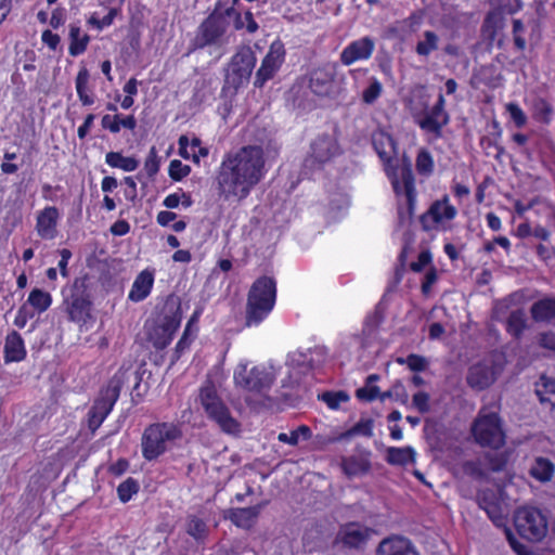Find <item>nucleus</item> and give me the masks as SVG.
I'll use <instances>...</instances> for the list:
<instances>
[{
	"label": "nucleus",
	"instance_id": "nucleus-13",
	"mask_svg": "<svg viewBox=\"0 0 555 555\" xmlns=\"http://www.w3.org/2000/svg\"><path fill=\"white\" fill-rule=\"evenodd\" d=\"M336 67L326 65L312 72L310 89L318 96H334L341 90L343 78L336 77Z\"/></svg>",
	"mask_w": 555,
	"mask_h": 555
},
{
	"label": "nucleus",
	"instance_id": "nucleus-38",
	"mask_svg": "<svg viewBox=\"0 0 555 555\" xmlns=\"http://www.w3.org/2000/svg\"><path fill=\"white\" fill-rule=\"evenodd\" d=\"M374 42L370 38H363L349 46V64L356 60L367 59L373 51Z\"/></svg>",
	"mask_w": 555,
	"mask_h": 555
},
{
	"label": "nucleus",
	"instance_id": "nucleus-19",
	"mask_svg": "<svg viewBox=\"0 0 555 555\" xmlns=\"http://www.w3.org/2000/svg\"><path fill=\"white\" fill-rule=\"evenodd\" d=\"M448 121L449 116L444 111V98L442 94H439L435 106L418 121V125L422 129L439 135L442 127L446 126Z\"/></svg>",
	"mask_w": 555,
	"mask_h": 555
},
{
	"label": "nucleus",
	"instance_id": "nucleus-15",
	"mask_svg": "<svg viewBox=\"0 0 555 555\" xmlns=\"http://www.w3.org/2000/svg\"><path fill=\"white\" fill-rule=\"evenodd\" d=\"M500 369L492 362H479L468 369L466 382L475 390L490 387L498 378Z\"/></svg>",
	"mask_w": 555,
	"mask_h": 555
},
{
	"label": "nucleus",
	"instance_id": "nucleus-7",
	"mask_svg": "<svg viewBox=\"0 0 555 555\" xmlns=\"http://www.w3.org/2000/svg\"><path fill=\"white\" fill-rule=\"evenodd\" d=\"M122 384L124 375L121 373L115 374L94 401L88 413V426L92 431H95L111 413L119 397Z\"/></svg>",
	"mask_w": 555,
	"mask_h": 555
},
{
	"label": "nucleus",
	"instance_id": "nucleus-58",
	"mask_svg": "<svg viewBox=\"0 0 555 555\" xmlns=\"http://www.w3.org/2000/svg\"><path fill=\"white\" fill-rule=\"evenodd\" d=\"M382 92V85L374 79L371 85L363 91L362 100L366 104H372Z\"/></svg>",
	"mask_w": 555,
	"mask_h": 555
},
{
	"label": "nucleus",
	"instance_id": "nucleus-48",
	"mask_svg": "<svg viewBox=\"0 0 555 555\" xmlns=\"http://www.w3.org/2000/svg\"><path fill=\"white\" fill-rule=\"evenodd\" d=\"M36 311L27 304L24 302L17 310L14 318V325L18 328H24L29 320L35 317Z\"/></svg>",
	"mask_w": 555,
	"mask_h": 555
},
{
	"label": "nucleus",
	"instance_id": "nucleus-9",
	"mask_svg": "<svg viewBox=\"0 0 555 555\" xmlns=\"http://www.w3.org/2000/svg\"><path fill=\"white\" fill-rule=\"evenodd\" d=\"M515 527L520 537L531 542L541 541L547 533V520L534 507L519 508L515 514Z\"/></svg>",
	"mask_w": 555,
	"mask_h": 555
},
{
	"label": "nucleus",
	"instance_id": "nucleus-32",
	"mask_svg": "<svg viewBox=\"0 0 555 555\" xmlns=\"http://www.w3.org/2000/svg\"><path fill=\"white\" fill-rule=\"evenodd\" d=\"M554 463L551 460L542 456L534 460V463L529 470L530 475L541 482L550 481L554 475Z\"/></svg>",
	"mask_w": 555,
	"mask_h": 555
},
{
	"label": "nucleus",
	"instance_id": "nucleus-56",
	"mask_svg": "<svg viewBox=\"0 0 555 555\" xmlns=\"http://www.w3.org/2000/svg\"><path fill=\"white\" fill-rule=\"evenodd\" d=\"M535 117L538 120L547 124L552 115V106L544 100L540 99L534 104Z\"/></svg>",
	"mask_w": 555,
	"mask_h": 555
},
{
	"label": "nucleus",
	"instance_id": "nucleus-59",
	"mask_svg": "<svg viewBox=\"0 0 555 555\" xmlns=\"http://www.w3.org/2000/svg\"><path fill=\"white\" fill-rule=\"evenodd\" d=\"M356 396L358 399L363 401H372L379 396V388L375 385H367L365 382V386L362 388H359L356 391Z\"/></svg>",
	"mask_w": 555,
	"mask_h": 555
},
{
	"label": "nucleus",
	"instance_id": "nucleus-5",
	"mask_svg": "<svg viewBox=\"0 0 555 555\" xmlns=\"http://www.w3.org/2000/svg\"><path fill=\"white\" fill-rule=\"evenodd\" d=\"M326 360V352L323 347H314L307 350H296L287 358L288 386L300 383L301 378L313 374Z\"/></svg>",
	"mask_w": 555,
	"mask_h": 555
},
{
	"label": "nucleus",
	"instance_id": "nucleus-64",
	"mask_svg": "<svg viewBox=\"0 0 555 555\" xmlns=\"http://www.w3.org/2000/svg\"><path fill=\"white\" fill-rule=\"evenodd\" d=\"M117 14V10L116 9H112L109 10V12L103 16L101 20L92 16L90 20H89V23L91 25H94L99 30L105 28V27H108L109 25L113 24L114 22V18Z\"/></svg>",
	"mask_w": 555,
	"mask_h": 555
},
{
	"label": "nucleus",
	"instance_id": "nucleus-35",
	"mask_svg": "<svg viewBox=\"0 0 555 555\" xmlns=\"http://www.w3.org/2000/svg\"><path fill=\"white\" fill-rule=\"evenodd\" d=\"M25 302H27L37 313L41 314L52 305V296L50 293L40 288H34L29 293Z\"/></svg>",
	"mask_w": 555,
	"mask_h": 555
},
{
	"label": "nucleus",
	"instance_id": "nucleus-17",
	"mask_svg": "<svg viewBox=\"0 0 555 555\" xmlns=\"http://www.w3.org/2000/svg\"><path fill=\"white\" fill-rule=\"evenodd\" d=\"M521 8L519 0H499V11L490 12L483 23V31L493 40L496 30L502 28V13L513 14Z\"/></svg>",
	"mask_w": 555,
	"mask_h": 555
},
{
	"label": "nucleus",
	"instance_id": "nucleus-55",
	"mask_svg": "<svg viewBox=\"0 0 555 555\" xmlns=\"http://www.w3.org/2000/svg\"><path fill=\"white\" fill-rule=\"evenodd\" d=\"M406 365L413 372H423L428 366V361L425 357L411 353L405 358Z\"/></svg>",
	"mask_w": 555,
	"mask_h": 555
},
{
	"label": "nucleus",
	"instance_id": "nucleus-30",
	"mask_svg": "<svg viewBox=\"0 0 555 555\" xmlns=\"http://www.w3.org/2000/svg\"><path fill=\"white\" fill-rule=\"evenodd\" d=\"M373 534L374 530L369 527L349 522V548H363Z\"/></svg>",
	"mask_w": 555,
	"mask_h": 555
},
{
	"label": "nucleus",
	"instance_id": "nucleus-27",
	"mask_svg": "<svg viewBox=\"0 0 555 555\" xmlns=\"http://www.w3.org/2000/svg\"><path fill=\"white\" fill-rule=\"evenodd\" d=\"M178 325V323L169 321L164 324L153 326L149 333V340L157 349L166 348L171 343L173 333Z\"/></svg>",
	"mask_w": 555,
	"mask_h": 555
},
{
	"label": "nucleus",
	"instance_id": "nucleus-12",
	"mask_svg": "<svg viewBox=\"0 0 555 555\" xmlns=\"http://www.w3.org/2000/svg\"><path fill=\"white\" fill-rule=\"evenodd\" d=\"M65 304L70 321L77 323L86 322L90 314V300L82 281L75 280L69 288V294H65Z\"/></svg>",
	"mask_w": 555,
	"mask_h": 555
},
{
	"label": "nucleus",
	"instance_id": "nucleus-4",
	"mask_svg": "<svg viewBox=\"0 0 555 555\" xmlns=\"http://www.w3.org/2000/svg\"><path fill=\"white\" fill-rule=\"evenodd\" d=\"M276 285L273 279L262 276L256 280L247 296L246 324H260L272 311L275 305Z\"/></svg>",
	"mask_w": 555,
	"mask_h": 555
},
{
	"label": "nucleus",
	"instance_id": "nucleus-53",
	"mask_svg": "<svg viewBox=\"0 0 555 555\" xmlns=\"http://www.w3.org/2000/svg\"><path fill=\"white\" fill-rule=\"evenodd\" d=\"M542 388H538L535 390L537 396L539 397L541 402H552V399L547 397V395H555V382L541 377Z\"/></svg>",
	"mask_w": 555,
	"mask_h": 555
},
{
	"label": "nucleus",
	"instance_id": "nucleus-16",
	"mask_svg": "<svg viewBox=\"0 0 555 555\" xmlns=\"http://www.w3.org/2000/svg\"><path fill=\"white\" fill-rule=\"evenodd\" d=\"M456 215L454 206L449 204V199L444 196L440 201L434 202L426 214L421 217L423 229L428 231L444 220H452Z\"/></svg>",
	"mask_w": 555,
	"mask_h": 555
},
{
	"label": "nucleus",
	"instance_id": "nucleus-26",
	"mask_svg": "<svg viewBox=\"0 0 555 555\" xmlns=\"http://www.w3.org/2000/svg\"><path fill=\"white\" fill-rule=\"evenodd\" d=\"M377 555H417L409 540L403 538L384 539L377 548Z\"/></svg>",
	"mask_w": 555,
	"mask_h": 555
},
{
	"label": "nucleus",
	"instance_id": "nucleus-36",
	"mask_svg": "<svg viewBox=\"0 0 555 555\" xmlns=\"http://www.w3.org/2000/svg\"><path fill=\"white\" fill-rule=\"evenodd\" d=\"M105 162L112 168H118L127 172L134 171L139 167V160L137 158L124 156L118 152L107 153Z\"/></svg>",
	"mask_w": 555,
	"mask_h": 555
},
{
	"label": "nucleus",
	"instance_id": "nucleus-39",
	"mask_svg": "<svg viewBox=\"0 0 555 555\" xmlns=\"http://www.w3.org/2000/svg\"><path fill=\"white\" fill-rule=\"evenodd\" d=\"M496 450L487 452L485 456L488 469L494 473L504 470L508 462L507 453Z\"/></svg>",
	"mask_w": 555,
	"mask_h": 555
},
{
	"label": "nucleus",
	"instance_id": "nucleus-61",
	"mask_svg": "<svg viewBox=\"0 0 555 555\" xmlns=\"http://www.w3.org/2000/svg\"><path fill=\"white\" fill-rule=\"evenodd\" d=\"M429 395L425 391H418L413 396L412 402L413 405L421 412L427 413L430 409L429 406Z\"/></svg>",
	"mask_w": 555,
	"mask_h": 555
},
{
	"label": "nucleus",
	"instance_id": "nucleus-52",
	"mask_svg": "<svg viewBox=\"0 0 555 555\" xmlns=\"http://www.w3.org/2000/svg\"><path fill=\"white\" fill-rule=\"evenodd\" d=\"M416 169L421 175H429L433 171V158L430 154L422 150L416 158Z\"/></svg>",
	"mask_w": 555,
	"mask_h": 555
},
{
	"label": "nucleus",
	"instance_id": "nucleus-49",
	"mask_svg": "<svg viewBox=\"0 0 555 555\" xmlns=\"http://www.w3.org/2000/svg\"><path fill=\"white\" fill-rule=\"evenodd\" d=\"M206 524L197 518L190 517L186 526V532L196 540H201L206 535Z\"/></svg>",
	"mask_w": 555,
	"mask_h": 555
},
{
	"label": "nucleus",
	"instance_id": "nucleus-60",
	"mask_svg": "<svg viewBox=\"0 0 555 555\" xmlns=\"http://www.w3.org/2000/svg\"><path fill=\"white\" fill-rule=\"evenodd\" d=\"M373 421L372 420H363L356 424L352 428L349 429V436L352 435H362L365 437L372 436Z\"/></svg>",
	"mask_w": 555,
	"mask_h": 555
},
{
	"label": "nucleus",
	"instance_id": "nucleus-10",
	"mask_svg": "<svg viewBox=\"0 0 555 555\" xmlns=\"http://www.w3.org/2000/svg\"><path fill=\"white\" fill-rule=\"evenodd\" d=\"M256 65V56L249 47H242L232 56L228 80L234 88H240L249 81Z\"/></svg>",
	"mask_w": 555,
	"mask_h": 555
},
{
	"label": "nucleus",
	"instance_id": "nucleus-40",
	"mask_svg": "<svg viewBox=\"0 0 555 555\" xmlns=\"http://www.w3.org/2000/svg\"><path fill=\"white\" fill-rule=\"evenodd\" d=\"M439 38L430 30L424 33V38L416 44L415 51L421 56H427L438 49Z\"/></svg>",
	"mask_w": 555,
	"mask_h": 555
},
{
	"label": "nucleus",
	"instance_id": "nucleus-2",
	"mask_svg": "<svg viewBox=\"0 0 555 555\" xmlns=\"http://www.w3.org/2000/svg\"><path fill=\"white\" fill-rule=\"evenodd\" d=\"M276 378L272 364L262 363L248 367L247 361H241L233 373L235 387L245 396L248 404L261 403Z\"/></svg>",
	"mask_w": 555,
	"mask_h": 555
},
{
	"label": "nucleus",
	"instance_id": "nucleus-3",
	"mask_svg": "<svg viewBox=\"0 0 555 555\" xmlns=\"http://www.w3.org/2000/svg\"><path fill=\"white\" fill-rule=\"evenodd\" d=\"M198 401L206 416L223 433L237 435L241 431L240 422L232 415L228 405L218 395L212 382L207 380L201 388Z\"/></svg>",
	"mask_w": 555,
	"mask_h": 555
},
{
	"label": "nucleus",
	"instance_id": "nucleus-62",
	"mask_svg": "<svg viewBox=\"0 0 555 555\" xmlns=\"http://www.w3.org/2000/svg\"><path fill=\"white\" fill-rule=\"evenodd\" d=\"M506 111L509 113L511 118L517 127H522L526 124L527 117L517 104L508 103L506 105Z\"/></svg>",
	"mask_w": 555,
	"mask_h": 555
},
{
	"label": "nucleus",
	"instance_id": "nucleus-43",
	"mask_svg": "<svg viewBox=\"0 0 555 555\" xmlns=\"http://www.w3.org/2000/svg\"><path fill=\"white\" fill-rule=\"evenodd\" d=\"M69 36L72 39V43L69 46V53L72 55L81 54L88 44V37L86 35L81 36L80 28L77 26H72Z\"/></svg>",
	"mask_w": 555,
	"mask_h": 555
},
{
	"label": "nucleus",
	"instance_id": "nucleus-34",
	"mask_svg": "<svg viewBox=\"0 0 555 555\" xmlns=\"http://www.w3.org/2000/svg\"><path fill=\"white\" fill-rule=\"evenodd\" d=\"M386 453V460L391 465H406L415 462V451L411 447H390L387 449Z\"/></svg>",
	"mask_w": 555,
	"mask_h": 555
},
{
	"label": "nucleus",
	"instance_id": "nucleus-50",
	"mask_svg": "<svg viewBox=\"0 0 555 555\" xmlns=\"http://www.w3.org/2000/svg\"><path fill=\"white\" fill-rule=\"evenodd\" d=\"M191 172V168L188 165L182 164L181 160L173 159L169 165V177L175 181H180Z\"/></svg>",
	"mask_w": 555,
	"mask_h": 555
},
{
	"label": "nucleus",
	"instance_id": "nucleus-37",
	"mask_svg": "<svg viewBox=\"0 0 555 555\" xmlns=\"http://www.w3.org/2000/svg\"><path fill=\"white\" fill-rule=\"evenodd\" d=\"M179 155L184 159H192L194 163L199 164L202 158H205L209 154V150L206 146L199 145L193 153L189 152V137L181 135L178 141Z\"/></svg>",
	"mask_w": 555,
	"mask_h": 555
},
{
	"label": "nucleus",
	"instance_id": "nucleus-20",
	"mask_svg": "<svg viewBox=\"0 0 555 555\" xmlns=\"http://www.w3.org/2000/svg\"><path fill=\"white\" fill-rule=\"evenodd\" d=\"M401 182L397 179L392 181L393 189L397 193L403 192L408 205L409 218L413 217L415 204L414 177L410 163L404 164L400 169Z\"/></svg>",
	"mask_w": 555,
	"mask_h": 555
},
{
	"label": "nucleus",
	"instance_id": "nucleus-22",
	"mask_svg": "<svg viewBox=\"0 0 555 555\" xmlns=\"http://www.w3.org/2000/svg\"><path fill=\"white\" fill-rule=\"evenodd\" d=\"M26 353V347L22 336L16 331L8 333L3 347L4 362H21L25 359Z\"/></svg>",
	"mask_w": 555,
	"mask_h": 555
},
{
	"label": "nucleus",
	"instance_id": "nucleus-1",
	"mask_svg": "<svg viewBox=\"0 0 555 555\" xmlns=\"http://www.w3.org/2000/svg\"><path fill=\"white\" fill-rule=\"evenodd\" d=\"M267 173L261 146L247 145L225 154L216 173L218 195L224 201L245 199Z\"/></svg>",
	"mask_w": 555,
	"mask_h": 555
},
{
	"label": "nucleus",
	"instance_id": "nucleus-8",
	"mask_svg": "<svg viewBox=\"0 0 555 555\" xmlns=\"http://www.w3.org/2000/svg\"><path fill=\"white\" fill-rule=\"evenodd\" d=\"M472 433L476 442L482 447L499 449L505 442L501 420L494 412H480L473 423Z\"/></svg>",
	"mask_w": 555,
	"mask_h": 555
},
{
	"label": "nucleus",
	"instance_id": "nucleus-29",
	"mask_svg": "<svg viewBox=\"0 0 555 555\" xmlns=\"http://www.w3.org/2000/svg\"><path fill=\"white\" fill-rule=\"evenodd\" d=\"M531 318L535 322L550 323L555 320V298H543L530 308Z\"/></svg>",
	"mask_w": 555,
	"mask_h": 555
},
{
	"label": "nucleus",
	"instance_id": "nucleus-46",
	"mask_svg": "<svg viewBox=\"0 0 555 555\" xmlns=\"http://www.w3.org/2000/svg\"><path fill=\"white\" fill-rule=\"evenodd\" d=\"M331 410H337L341 403L347 402V393L344 391H326L318 396Z\"/></svg>",
	"mask_w": 555,
	"mask_h": 555
},
{
	"label": "nucleus",
	"instance_id": "nucleus-42",
	"mask_svg": "<svg viewBox=\"0 0 555 555\" xmlns=\"http://www.w3.org/2000/svg\"><path fill=\"white\" fill-rule=\"evenodd\" d=\"M457 473H462L463 475L469 476L476 480L487 478V473L481 468L480 463L477 461L462 462L455 469V474Z\"/></svg>",
	"mask_w": 555,
	"mask_h": 555
},
{
	"label": "nucleus",
	"instance_id": "nucleus-24",
	"mask_svg": "<svg viewBox=\"0 0 555 555\" xmlns=\"http://www.w3.org/2000/svg\"><path fill=\"white\" fill-rule=\"evenodd\" d=\"M261 508V504L245 508H230L225 512L224 517L229 518L235 526L248 529L256 522Z\"/></svg>",
	"mask_w": 555,
	"mask_h": 555
},
{
	"label": "nucleus",
	"instance_id": "nucleus-45",
	"mask_svg": "<svg viewBox=\"0 0 555 555\" xmlns=\"http://www.w3.org/2000/svg\"><path fill=\"white\" fill-rule=\"evenodd\" d=\"M369 453L349 457V476L367 473L371 468Z\"/></svg>",
	"mask_w": 555,
	"mask_h": 555
},
{
	"label": "nucleus",
	"instance_id": "nucleus-18",
	"mask_svg": "<svg viewBox=\"0 0 555 555\" xmlns=\"http://www.w3.org/2000/svg\"><path fill=\"white\" fill-rule=\"evenodd\" d=\"M59 209L48 206L38 212L36 219L37 234L43 240H53L57 234Z\"/></svg>",
	"mask_w": 555,
	"mask_h": 555
},
{
	"label": "nucleus",
	"instance_id": "nucleus-11",
	"mask_svg": "<svg viewBox=\"0 0 555 555\" xmlns=\"http://www.w3.org/2000/svg\"><path fill=\"white\" fill-rule=\"evenodd\" d=\"M285 60V48L280 40L273 41L266 56L263 57L259 69L256 72L254 85L262 88L267 81L272 79L281 68Z\"/></svg>",
	"mask_w": 555,
	"mask_h": 555
},
{
	"label": "nucleus",
	"instance_id": "nucleus-63",
	"mask_svg": "<svg viewBox=\"0 0 555 555\" xmlns=\"http://www.w3.org/2000/svg\"><path fill=\"white\" fill-rule=\"evenodd\" d=\"M486 154L488 156H493L495 159H500L501 155L504 152V149L500 146L496 142L492 141L489 138H483L481 141Z\"/></svg>",
	"mask_w": 555,
	"mask_h": 555
},
{
	"label": "nucleus",
	"instance_id": "nucleus-51",
	"mask_svg": "<svg viewBox=\"0 0 555 555\" xmlns=\"http://www.w3.org/2000/svg\"><path fill=\"white\" fill-rule=\"evenodd\" d=\"M234 26L236 29L246 27L249 33H255L258 29V24L253 17L251 12L247 11L244 15L236 14Z\"/></svg>",
	"mask_w": 555,
	"mask_h": 555
},
{
	"label": "nucleus",
	"instance_id": "nucleus-54",
	"mask_svg": "<svg viewBox=\"0 0 555 555\" xmlns=\"http://www.w3.org/2000/svg\"><path fill=\"white\" fill-rule=\"evenodd\" d=\"M525 25L520 20H513V39L515 47L522 51L526 48V40L524 38Z\"/></svg>",
	"mask_w": 555,
	"mask_h": 555
},
{
	"label": "nucleus",
	"instance_id": "nucleus-21",
	"mask_svg": "<svg viewBox=\"0 0 555 555\" xmlns=\"http://www.w3.org/2000/svg\"><path fill=\"white\" fill-rule=\"evenodd\" d=\"M477 503L479 507L487 513L494 525L502 526L504 524L503 509L493 490L486 489L479 491L477 493Z\"/></svg>",
	"mask_w": 555,
	"mask_h": 555
},
{
	"label": "nucleus",
	"instance_id": "nucleus-6",
	"mask_svg": "<svg viewBox=\"0 0 555 555\" xmlns=\"http://www.w3.org/2000/svg\"><path fill=\"white\" fill-rule=\"evenodd\" d=\"M181 437V431L175 424L163 423L147 427L142 438L143 456L152 461L163 454L168 444Z\"/></svg>",
	"mask_w": 555,
	"mask_h": 555
},
{
	"label": "nucleus",
	"instance_id": "nucleus-25",
	"mask_svg": "<svg viewBox=\"0 0 555 555\" xmlns=\"http://www.w3.org/2000/svg\"><path fill=\"white\" fill-rule=\"evenodd\" d=\"M154 284V273L150 270H143L135 278L131 289L129 292V299L135 302L142 301L145 299L153 287Z\"/></svg>",
	"mask_w": 555,
	"mask_h": 555
},
{
	"label": "nucleus",
	"instance_id": "nucleus-31",
	"mask_svg": "<svg viewBox=\"0 0 555 555\" xmlns=\"http://www.w3.org/2000/svg\"><path fill=\"white\" fill-rule=\"evenodd\" d=\"M373 145L382 160L388 163L395 153L393 139L384 132H378L373 135Z\"/></svg>",
	"mask_w": 555,
	"mask_h": 555
},
{
	"label": "nucleus",
	"instance_id": "nucleus-28",
	"mask_svg": "<svg viewBox=\"0 0 555 555\" xmlns=\"http://www.w3.org/2000/svg\"><path fill=\"white\" fill-rule=\"evenodd\" d=\"M347 436V426L345 423L339 425H321L315 435V443L320 447L340 441Z\"/></svg>",
	"mask_w": 555,
	"mask_h": 555
},
{
	"label": "nucleus",
	"instance_id": "nucleus-57",
	"mask_svg": "<svg viewBox=\"0 0 555 555\" xmlns=\"http://www.w3.org/2000/svg\"><path fill=\"white\" fill-rule=\"evenodd\" d=\"M144 169L150 177L156 175L159 170V158L155 147L150 150V153L144 163Z\"/></svg>",
	"mask_w": 555,
	"mask_h": 555
},
{
	"label": "nucleus",
	"instance_id": "nucleus-14",
	"mask_svg": "<svg viewBox=\"0 0 555 555\" xmlns=\"http://www.w3.org/2000/svg\"><path fill=\"white\" fill-rule=\"evenodd\" d=\"M225 30L227 23L224 18L211 15L199 26L197 42L201 47L229 43L230 37H224Z\"/></svg>",
	"mask_w": 555,
	"mask_h": 555
},
{
	"label": "nucleus",
	"instance_id": "nucleus-44",
	"mask_svg": "<svg viewBox=\"0 0 555 555\" xmlns=\"http://www.w3.org/2000/svg\"><path fill=\"white\" fill-rule=\"evenodd\" d=\"M378 399L382 402L385 401L386 399H395L397 401H400L402 404H406L409 401V395L403 384L400 380H398L389 390L385 392H379Z\"/></svg>",
	"mask_w": 555,
	"mask_h": 555
},
{
	"label": "nucleus",
	"instance_id": "nucleus-41",
	"mask_svg": "<svg viewBox=\"0 0 555 555\" xmlns=\"http://www.w3.org/2000/svg\"><path fill=\"white\" fill-rule=\"evenodd\" d=\"M526 328V314L524 310L511 312L507 319V331L515 337H519Z\"/></svg>",
	"mask_w": 555,
	"mask_h": 555
},
{
	"label": "nucleus",
	"instance_id": "nucleus-23",
	"mask_svg": "<svg viewBox=\"0 0 555 555\" xmlns=\"http://www.w3.org/2000/svg\"><path fill=\"white\" fill-rule=\"evenodd\" d=\"M337 153L336 140L330 135L319 137L311 144V158L319 164L328 162Z\"/></svg>",
	"mask_w": 555,
	"mask_h": 555
},
{
	"label": "nucleus",
	"instance_id": "nucleus-47",
	"mask_svg": "<svg viewBox=\"0 0 555 555\" xmlns=\"http://www.w3.org/2000/svg\"><path fill=\"white\" fill-rule=\"evenodd\" d=\"M138 482L132 478H128L118 486V498L120 499L121 502L126 503L131 500V498L138 492Z\"/></svg>",
	"mask_w": 555,
	"mask_h": 555
},
{
	"label": "nucleus",
	"instance_id": "nucleus-33",
	"mask_svg": "<svg viewBox=\"0 0 555 555\" xmlns=\"http://www.w3.org/2000/svg\"><path fill=\"white\" fill-rule=\"evenodd\" d=\"M89 78V70L82 67L79 69L75 81L78 98L83 105H92L94 103V96L88 87Z\"/></svg>",
	"mask_w": 555,
	"mask_h": 555
}]
</instances>
